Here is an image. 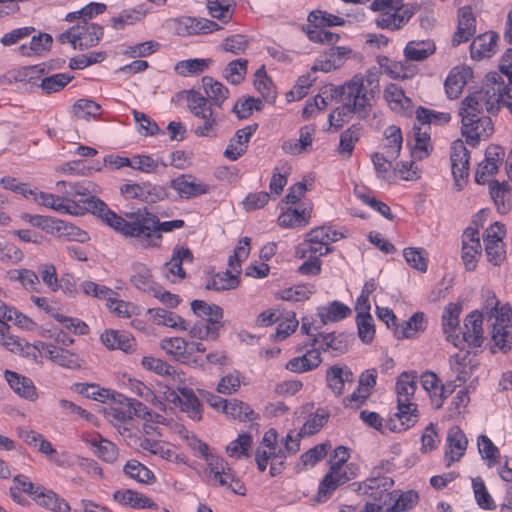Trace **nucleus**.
Segmentation results:
<instances>
[{"mask_svg":"<svg viewBox=\"0 0 512 512\" xmlns=\"http://www.w3.org/2000/svg\"><path fill=\"white\" fill-rule=\"evenodd\" d=\"M353 373L347 365L335 364L326 371L327 386L336 395H341L346 384L353 383Z\"/></svg>","mask_w":512,"mask_h":512,"instance_id":"39","label":"nucleus"},{"mask_svg":"<svg viewBox=\"0 0 512 512\" xmlns=\"http://www.w3.org/2000/svg\"><path fill=\"white\" fill-rule=\"evenodd\" d=\"M419 419L416 403H397V412L388 418L389 432L400 433L413 427Z\"/></svg>","mask_w":512,"mask_h":512,"instance_id":"26","label":"nucleus"},{"mask_svg":"<svg viewBox=\"0 0 512 512\" xmlns=\"http://www.w3.org/2000/svg\"><path fill=\"white\" fill-rule=\"evenodd\" d=\"M420 6L416 3H406L398 9L384 12L375 19L378 28L397 31L403 28L409 20L417 13Z\"/></svg>","mask_w":512,"mask_h":512,"instance_id":"20","label":"nucleus"},{"mask_svg":"<svg viewBox=\"0 0 512 512\" xmlns=\"http://www.w3.org/2000/svg\"><path fill=\"white\" fill-rule=\"evenodd\" d=\"M123 472L128 478L145 485H152L157 480L152 470L135 459L126 462Z\"/></svg>","mask_w":512,"mask_h":512,"instance_id":"50","label":"nucleus"},{"mask_svg":"<svg viewBox=\"0 0 512 512\" xmlns=\"http://www.w3.org/2000/svg\"><path fill=\"white\" fill-rule=\"evenodd\" d=\"M258 124L254 123L236 131L234 137L230 140L224 156L231 161L237 160L247 150V144L251 136L257 131Z\"/></svg>","mask_w":512,"mask_h":512,"instance_id":"33","label":"nucleus"},{"mask_svg":"<svg viewBox=\"0 0 512 512\" xmlns=\"http://www.w3.org/2000/svg\"><path fill=\"white\" fill-rule=\"evenodd\" d=\"M34 501L41 507L52 512H70L69 503L52 490L41 487L39 493L34 497Z\"/></svg>","mask_w":512,"mask_h":512,"instance_id":"48","label":"nucleus"},{"mask_svg":"<svg viewBox=\"0 0 512 512\" xmlns=\"http://www.w3.org/2000/svg\"><path fill=\"white\" fill-rule=\"evenodd\" d=\"M482 254L479 231L467 227L462 235L461 259L466 271H474Z\"/></svg>","mask_w":512,"mask_h":512,"instance_id":"21","label":"nucleus"},{"mask_svg":"<svg viewBox=\"0 0 512 512\" xmlns=\"http://www.w3.org/2000/svg\"><path fill=\"white\" fill-rule=\"evenodd\" d=\"M53 38L48 33H39L31 38L29 45L23 44L18 50L23 56L41 55L50 50Z\"/></svg>","mask_w":512,"mask_h":512,"instance_id":"59","label":"nucleus"},{"mask_svg":"<svg viewBox=\"0 0 512 512\" xmlns=\"http://www.w3.org/2000/svg\"><path fill=\"white\" fill-rule=\"evenodd\" d=\"M35 203L59 214L83 215L90 212L101 217L111 228L125 237L136 238L145 248L159 247L162 234L182 229L184 220L161 222L146 209L128 214V220L111 211L106 203L87 194H30Z\"/></svg>","mask_w":512,"mask_h":512,"instance_id":"1","label":"nucleus"},{"mask_svg":"<svg viewBox=\"0 0 512 512\" xmlns=\"http://www.w3.org/2000/svg\"><path fill=\"white\" fill-rule=\"evenodd\" d=\"M379 91L380 76L376 69H369L364 75H355L350 81L336 87L334 94L340 97L341 105L329 114L330 127L337 131L354 116L359 120L366 119Z\"/></svg>","mask_w":512,"mask_h":512,"instance_id":"2","label":"nucleus"},{"mask_svg":"<svg viewBox=\"0 0 512 512\" xmlns=\"http://www.w3.org/2000/svg\"><path fill=\"white\" fill-rule=\"evenodd\" d=\"M193 259V253L189 248L183 246L174 247L170 260L165 263L163 268L165 278L171 283L183 281L186 278L183 264H191Z\"/></svg>","mask_w":512,"mask_h":512,"instance_id":"22","label":"nucleus"},{"mask_svg":"<svg viewBox=\"0 0 512 512\" xmlns=\"http://www.w3.org/2000/svg\"><path fill=\"white\" fill-rule=\"evenodd\" d=\"M131 283L137 289L148 293H153L157 288L153 281L150 269L142 263H137L133 266Z\"/></svg>","mask_w":512,"mask_h":512,"instance_id":"61","label":"nucleus"},{"mask_svg":"<svg viewBox=\"0 0 512 512\" xmlns=\"http://www.w3.org/2000/svg\"><path fill=\"white\" fill-rule=\"evenodd\" d=\"M351 313L352 310L348 305L334 300L327 305L318 307L316 316L320 319V323L325 325L329 322H338L346 319Z\"/></svg>","mask_w":512,"mask_h":512,"instance_id":"45","label":"nucleus"},{"mask_svg":"<svg viewBox=\"0 0 512 512\" xmlns=\"http://www.w3.org/2000/svg\"><path fill=\"white\" fill-rule=\"evenodd\" d=\"M346 468L329 467V471L319 483L317 498L326 501L341 485L349 481Z\"/></svg>","mask_w":512,"mask_h":512,"instance_id":"31","label":"nucleus"},{"mask_svg":"<svg viewBox=\"0 0 512 512\" xmlns=\"http://www.w3.org/2000/svg\"><path fill=\"white\" fill-rule=\"evenodd\" d=\"M421 385L428 392L433 407L440 408L444 403L445 388L438 376L430 371L423 373Z\"/></svg>","mask_w":512,"mask_h":512,"instance_id":"47","label":"nucleus"},{"mask_svg":"<svg viewBox=\"0 0 512 512\" xmlns=\"http://www.w3.org/2000/svg\"><path fill=\"white\" fill-rule=\"evenodd\" d=\"M82 440L91 447L93 453L101 460L113 463L118 458V448L108 439L103 438L99 433H84Z\"/></svg>","mask_w":512,"mask_h":512,"instance_id":"29","label":"nucleus"},{"mask_svg":"<svg viewBox=\"0 0 512 512\" xmlns=\"http://www.w3.org/2000/svg\"><path fill=\"white\" fill-rule=\"evenodd\" d=\"M343 233L330 226H321L312 229L306 234L305 240L296 247L298 258L315 256L321 258L331 252V244L342 239Z\"/></svg>","mask_w":512,"mask_h":512,"instance_id":"12","label":"nucleus"},{"mask_svg":"<svg viewBox=\"0 0 512 512\" xmlns=\"http://www.w3.org/2000/svg\"><path fill=\"white\" fill-rule=\"evenodd\" d=\"M174 31L178 36L209 34L221 29L216 22L206 18L181 17L174 20Z\"/></svg>","mask_w":512,"mask_h":512,"instance_id":"23","label":"nucleus"},{"mask_svg":"<svg viewBox=\"0 0 512 512\" xmlns=\"http://www.w3.org/2000/svg\"><path fill=\"white\" fill-rule=\"evenodd\" d=\"M353 485H357V494L366 498L361 512H387L394 492V480L391 477H373Z\"/></svg>","mask_w":512,"mask_h":512,"instance_id":"9","label":"nucleus"},{"mask_svg":"<svg viewBox=\"0 0 512 512\" xmlns=\"http://www.w3.org/2000/svg\"><path fill=\"white\" fill-rule=\"evenodd\" d=\"M4 377L10 388L19 397L31 402L38 399L37 388L29 377L23 376L11 370H6L4 372Z\"/></svg>","mask_w":512,"mask_h":512,"instance_id":"32","label":"nucleus"},{"mask_svg":"<svg viewBox=\"0 0 512 512\" xmlns=\"http://www.w3.org/2000/svg\"><path fill=\"white\" fill-rule=\"evenodd\" d=\"M476 34V17L470 5L463 6L457 12V28L452 36V45L459 46L471 40Z\"/></svg>","mask_w":512,"mask_h":512,"instance_id":"27","label":"nucleus"},{"mask_svg":"<svg viewBox=\"0 0 512 512\" xmlns=\"http://www.w3.org/2000/svg\"><path fill=\"white\" fill-rule=\"evenodd\" d=\"M453 365L450 363V395H453L450 404V418L461 416L466 412L467 406L470 402V391L474 389L472 382L468 381L471 377L463 382L457 379V372H453Z\"/></svg>","mask_w":512,"mask_h":512,"instance_id":"19","label":"nucleus"},{"mask_svg":"<svg viewBox=\"0 0 512 512\" xmlns=\"http://www.w3.org/2000/svg\"><path fill=\"white\" fill-rule=\"evenodd\" d=\"M0 346L11 353L28 354L30 344L18 336L10 333V326L0 319Z\"/></svg>","mask_w":512,"mask_h":512,"instance_id":"46","label":"nucleus"},{"mask_svg":"<svg viewBox=\"0 0 512 512\" xmlns=\"http://www.w3.org/2000/svg\"><path fill=\"white\" fill-rule=\"evenodd\" d=\"M305 194H286L281 200L278 225L282 228L305 227L310 223L313 204Z\"/></svg>","mask_w":512,"mask_h":512,"instance_id":"11","label":"nucleus"},{"mask_svg":"<svg viewBox=\"0 0 512 512\" xmlns=\"http://www.w3.org/2000/svg\"><path fill=\"white\" fill-rule=\"evenodd\" d=\"M415 116V122L412 128L415 142L412 148V156L421 160L430 153L431 125H445L448 123V115L423 106H418L415 110Z\"/></svg>","mask_w":512,"mask_h":512,"instance_id":"8","label":"nucleus"},{"mask_svg":"<svg viewBox=\"0 0 512 512\" xmlns=\"http://www.w3.org/2000/svg\"><path fill=\"white\" fill-rule=\"evenodd\" d=\"M313 345L320 352H331L333 355L343 354L348 348L345 335L336 333H319L313 338Z\"/></svg>","mask_w":512,"mask_h":512,"instance_id":"43","label":"nucleus"},{"mask_svg":"<svg viewBox=\"0 0 512 512\" xmlns=\"http://www.w3.org/2000/svg\"><path fill=\"white\" fill-rule=\"evenodd\" d=\"M329 449L330 445L327 443L317 444L300 456L296 463V469L298 471H302L308 467H314L318 462L325 458Z\"/></svg>","mask_w":512,"mask_h":512,"instance_id":"64","label":"nucleus"},{"mask_svg":"<svg viewBox=\"0 0 512 512\" xmlns=\"http://www.w3.org/2000/svg\"><path fill=\"white\" fill-rule=\"evenodd\" d=\"M497 170L498 168L494 162L482 161L477 167L475 181L478 184L487 183L489 185V192H509L511 188L506 181L499 182L491 178Z\"/></svg>","mask_w":512,"mask_h":512,"instance_id":"42","label":"nucleus"},{"mask_svg":"<svg viewBox=\"0 0 512 512\" xmlns=\"http://www.w3.org/2000/svg\"><path fill=\"white\" fill-rule=\"evenodd\" d=\"M384 98L389 107L398 114L411 116L413 114V103L410 98L405 96L401 87L390 83L384 89Z\"/></svg>","mask_w":512,"mask_h":512,"instance_id":"34","label":"nucleus"},{"mask_svg":"<svg viewBox=\"0 0 512 512\" xmlns=\"http://www.w3.org/2000/svg\"><path fill=\"white\" fill-rule=\"evenodd\" d=\"M419 502V494L415 490H408L398 493L393 492V500H391L387 512H407L412 510Z\"/></svg>","mask_w":512,"mask_h":512,"instance_id":"56","label":"nucleus"},{"mask_svg":"<svg viewBox=\"0 0 512 512\" xmlns=\"http://www.w3.org/2000/svg\"><path fill=\"white\" fill-rule=\"evenodd\" d=\"M140 446L143 450L169 462H177L179 459L175 447L170 443L144 438L141 440Z\"/></svg>","mask_w":512,"mask_h":512,"instance_id":"53","label":"nucleus"},{"mask_svg":"<svg viewBox=\"0 0 512 512\" xmlns=\"http://www.w3.org/2000/svg\"><path fill=\"white\" fill-rule=\"evenodd\" d=\"M104 36L103 26L91 21H77V24L58 36L61 44L69 43L75 50H86L99 44Z\"/></svg>","mask_w":512,"mask_h":512,"instance_id":"13","label":"nucleus"},{"mask_svg":"<svg viewBox=\"0 0 512 512\" xmlns=\"http://www.w3.org/2000/svg\"><path fill=\"white\" fill-rule=\"evenodd\" d=\"M209 460L211 461L208 469L209 477L214 485L224 487L237 495L244 496L246 494L244 483L224 458Z\"/></svg>","mask_w":512,"mask_h":512,"instance_id":"15","label":"nucleus"},{"mask_svg":"<svg viewBox=\"0 0 512 512\" xmlns=\"http://www.w3.org/2000/svg\"><path fill=\"white\" fill-rule=\"evenodd\" d=\"M178 390L180 395L175 390L167 388L164 392L166 400L180 407V410L186 413L192 420H201L203 406L193 390L186 387H178Z\"/></svg>","mask_w":512,"mask_h":512,"instance_id":"17","label":"nucleus"},{"mask_svg":"<svg viewBox=\"0 0 512 512\" xmlns=\"http://www.w3.org/2000/svg\"><path fill=\"white\" fill-rule=\"evenodd\" d=\"M418 375L415 371H404L396 379L397 403H414Z\"/></svg>","mask_w":512,"mask_h":512,"instance_id":"44","label":"nucleus"},{"mask_svg":"<svg viewBox=\"0 0 512 512\" xmlns=\"http://www.w3.org/2000/svg\"><path fill=\"white\" fill-rule=\"evenodd\" d=\"M202 86L207 96L206 98L217 107H221L223 102L228 98V88L210 76H204L202 78Z\"/></svg>","mask_w":512,"mask_h":512,"instance_id":"55","label":"nucleus"},{"mask_svg":"<svg viewBox=\"0 0 512 512\" xmlns=\"http://www.w3.org/2000/svg\"><path fill=\"white\" fill-rule=\"evenodd\" d=\"M148 313L150 314L151 318L153 319V322L156 325H162L181 331H185L188 329V324L186 320L172 311L162 308H155L149 309Z\"/></svg>","mask_w":512,"mask_h":512,"instance_id":"51","label":"nucleus"},{"mask_svg":"<svg viewBox=\"0 0 512 512\" xmlns=\"http://www.w3.org/2000/svg\"><path fill=\"white\" fill-rule=\"evenodd\" d=\"M473 77V70L466 65L456 66L450 70V99L458 98L468 80Z\"/></svg>","mask_w":512,"mask_h":512,"instance_id":"54","label":"nucleus"},{"mask_svg":"<svg viewBox=\"0 0 512 512\" xmlns=\"http://www.w3.org/2000/svg\"><path fill=\"white\" fill-rule=\"evenodd\" d=\"M111 400L112 403L106 408L105 413L114 425L125 423L131 420L134 415L138 417L136 404H141V402L131 400L118 393Z\"/></svg>","mask_w":512,"mask_h":512,"instance_id":"24","label":"nucleus"},{"mask_svg":"<svg viewBox=\"0 0 512 512\" xmlns=\"http://www.w3.org/2000/svg\"><path fill=\"white\" fill-rule=\"evenodd\" d=\"M403 257L410 268L426 273L429 264L428 252L422 247H406L403 249Z\"/></svg>","mask_w":512,"mask_h":512,"instance_id":"58","label":"nucleus"},{"mask_svg":"<svg viewBox=\"0 0 512 512\" xmlns=\"http://www.w3.org/2000/svg\"><path fill=\"white\" fill-rule=\"evenodd\" d=\"M451 169L455 179L456 187L463 189L462 182L468 177L469 170V151L460 139L455 140L450 153Z\"/></svg>","mask_w":512,"mask_h":512,"instance_id":"25","label":"nucleus"},{"mask_svg":"<svg viewBox=\"0 0 512 512\" xmlns=\"http://www.w3.org/2000/svg\"><path fill=\"white\" fill-rule=\"evenodd\" d=\"M212 59H186L176 63L174 70L175 72L183 77L197 76L204 73L210 67Z\"/></svg>","mask_w":512,"mask_h":512,"instance_id":"57","label":"nucleus"},{"mask_svg":"<svg viewBox=\"0 0 512 512\" xmlns=\"http://www.w3.org/2000/svg\"><path fill=\"white\" fill-rule=\"evenodd\" d=\"M321 362V352L312 342L310 348H307L303 355L290 359L285 367L294 373H304L316 369Z\"/></svg>","mask_w":512,"mask_h":512,"instance_id":"35","label":"nucleus"},{"mask_svg":"<svg viewBox=\"0 0 512 512\" xmlns=\"http://www.w3.org/2000/svg\"><path fill=\"white\" fill-rule=\"evenodd\" d=\"M427 328V320L423 312H415L408 320L395 326L394 336L401 339H415Z\"/></svg>","mask_w":512,"mask_h":512,"instance_id":"38","label":"nucleus"},{"mask_svg":"<svg viewBox=\"0 0 512 512\" xmlns=\"http://www.w3.org/2000/svg\"><path fill=\"white\" fill-rule=\"evenodd\" d=\"M499 35L494 31H488L475 37L470 44V56L473 60L480 61L491 58L496 53Z\"/></svg>","mask_w":512,"mask_h":512,"instance_id":"30","label":"nucleus"},{"mask_svg":"<svg viewBox=\"0 0 512 512\" xmlns=\"http://www.w3.org/2000/svg\"><path fill=\"white\" fill-rule=\"evenodd\" d=\"M506 235V230L503 224L495 222L490 225L484 236L485 252L487 260L495 265H500L505 259V249L503 238Z\"/></svg>","mask_w":512,"mask_h":512,"instance_id":"18","label":"nucleus"},{"mask_svg":"<svg viewBox=\"0 0 512 512\" xmlns=\"http://www.w3.org/2000/svg\"><path fill=\"white\" fill-rule=\"evenodd\" d=\"M186 93L187 107L191 114L200 120L214 115L212 110L213 104L200 92L189 90Z\"/></svg>","mask_w":512,"mask_h":512,"instance_id":"52","label":"nucleus"},{"mask_svg":"<svg viewBox=\"0 0 512 512\" xmlns=\"http://www.w3.org/2000/svg\"><path fill=\"white\" fill-rule=\"evenodd\" d=\"M329 416V412L326 409H317L315 413L311 414L306 419L298 433L293 435V438L299 439L300 442L301 438L309 437L318 433L327 423Z\"/></svg>","mask_w":512,"mask_h":512,"instance_id":"49","label":"nucleus"},{"mask_svg":"<svg viewBox=\"0 0 512 512\" xmlns=\"http://www.w3.org/2000/svg\"><path fill=\"white\" fill-rule=\"evenodd\" d=\"M499 70L501 74L497 72H490L486 75L485 82L483 85L491 84V76L495 77V83L499 86H503L499 91V96L506 102V107L512 113V48H509L502 55L499 63Z\"/></svg>","mask_w":512,"mask_h":512,"instance_id":"16","label":"nucleus"},{"mask_svg":"<svg viewBox=\"0 0 512 512\" xmlns=\"http://www.w3.org/2000/svg\"><path fill=\"white\" fill-rule=\"evenodd\" d=\"M148 10L144 5H138L133 9L123 10L119 16L111 18V26L116 30H122L127 25L140 22L146 16Z\"/></svg>","mask_w":512,"mask_h":512,"instance_id":"60","label":"nucleus"},{"mask_svg":"<svg viewBox=\"0 0 512 512\" xmlns=\"http://www.w3.org/2000/svg\"><path fill=\"white\" fill-rule=\"evenodd\" d=\"M490 78L491 84L483 85L479 91L465 97L458 109L462 135L471 146H476L481 139H486L493 133L492 120L483 115V110L496 114L502 106L506 107V102L497 94L503 86L495 83L494 76Z\"/></svg>","mask_w":512,"mask_h":512,"instance_id":"3","label":"nucleus"},{"mask_svg":"<svg viewBox=\"0 0 512 512\" xmlns=\"http://www.w3.org/2000/svg\"><path fill=\"white\" fill-rule=\"evenodd\" d=\"M113 499L124 507L133 509H156L157 504L144 494L132 489H119L113 493Z\"/></svg>","mask_w":512,"mask_h":512,"instance_id":"37","label":"nucleus"},{"mask_svg":"<svg viewBox=\"0 0 512 512\" xmlns=\"http://www.w3.org/2000/svg\"><path fill=\"white\" fill-rule=\"evenodd\" d=\"M482 308L491 323L492 352H496L495 348L507 352L512 344L511 306L508 303L501 304L493 292L487 291Z\"/></svg>","mask_w":512,"mask_h":512,"instance_id":"6","label":"nucleus"},{"mask_svg":"<svg viewBox=\"0 0 512 512\" xmlns=\"http://www.w3.org/2000/svg\"><path fill=\"white\" fill-rule=\"evenodd\" d=\"M100 340L110 350L118 349L130 353L135 349V339L125 331L105 330L101 334Z\"/></svg>","mask_w":512,"mask_h":512,"instance_id":"41","label":"nucleus"},{"mask_svg":"<svg viewBox=\"0 0 512 512\" xmlns=\"http://www.w3.org/2000/svg\"><path fill=\"white\" fill-rule=\"evenodd\" d=\"M141 364L146 370L153 371L160 376L168 377L179 384L185 383V374L160 358L144 356L141 360Z\"/></svg>","mask_w":512,"mask_h":512,"instance_id":"40","label":"nucleus"},{"mask_svg":"<svg viewBox=\"0 0 512 512\" xmlns=\"http://www.w3.org/2000/svg\"><path fill=\"white\" fill-rule=\"evenodd\" d=\"M405 58L402 61H392L386 56H378L377 63L383 73L395 80H406L415 77L419 73L416 64Z\"/></svg>","mask_w":512,"mask_h":512,"instance_id":"28","label":"nucleus"},{"mask_svg":"<svg viewBox=\"0 0 512 512\" xmlns=\"http://www.w3.org/2000/svg\"><path fill=\"white\" fill-rule=\"evenodd\" d=\"M36 348L45 353V355L53 362L60 366L74 369L80 367V359L77 354L63 348L56 347L52 344L39 342Z\"/></svg>","mask_w":512,"mask_h":512,"instance_id":"36","label":"nucleus"},{"mask_svg":"<svg viewBox=\"0 0 512 512\" xmlns=\"http://www.w3.org/2000/svg\"><path fill=\"white\" fill-rule=\"evenodd\" d=\"M435 52V45L429 41H409L404 48L408 60L423 61Z\"/></svg>","mask_w":512,"mask_h":512,"instance_id":"62","label":"nucleus"},{"mask_svg":"<svg viewBox=\"0 0 512 512\" xmlns=\"http://www.w3.org/2000/svg\"><path fill=\"white\" fill-rule=\"evenodd\" d=\"M207 9L212 18L226 24L233 17L235 3L232 0H207Z\"/></svg>","mask_w":512,"mask_h":512,"instance_id":"63","label":"nucleus"},{"mask_svg":"<svg viewBox=\"0 0 512 512\" xmlns=\"http://www.w3.org/2000/svg\"><path fill=\"white\" fill-rule=\"evenodd\" d=\"M456 322L450 315V342L459 352L450 350V363L453 372H457L460 383L467 381L473 374L476 364L471 357L470 349L481 347L484 342L483 314L474 310L464 319L463 326L458 330L452 326Z\"/></svg>","mask_w":512,"mask_h":512,"instance_id":"4","label":"nucleus"},{"mask_svg":"<svg viewBox=\"0 0 512 512\" xmlns=\"http://www.w3.org/2000/svg\"><path fill=\"white\" fill-rule=\"evenodd\" d=\"M161 348L175 361L191 367L204 365L201 356L194 355L206 352V346L201 342H188L182 337H167L161 340Z\"/></svg>","mask_w":512,"mask_h":512,"instance_id":"14","label":"nucleus"},{"mask_svg":"<svg viewBox=\"0 0 512 512\" xmlns=\"http://www.w3.org/2000/svg\"><path fill=\"white\" fill-rule=\"evenodd\" d=\"M251 239L244 237L237 243L234 253L229 257L228 265L230 270L221 271L211 276L206 283L208 290L225 291L236 289L239 286V275L241 264L250 254Z\"/></svg>","mask_w":512,"mask_h":512,"instance_id":"10","label":"nucleus"},{"mask_svg":"<svg viewBox=\"0 0 512 512\" xmlns=\"http://www.w3.org/2000/svg\"><path fill=\"white\" fill-rule=\"evenodd\" d=\"M191 309L200 320L189 328L190 337L197 340L216 341L224 326L223 309L216 304H208L203 300H193Z\"/></svg>","mask_w":512,"mask_h":512,"instance_id":"7","label":"nucleus"},{"mask_svg":"<svg viewBox=\"0 0 512 512\" xmlns=\"http://www.w3.org/2000/svg\"><path fill=\"white\" fill-rule=\"evenodd\" d=\"M278 442V433L274 428L267 430L255 453V461L259 471L264 472L270 464L269 474L275 477L281 474L285 468V461L288 455L296 454L300 450L299 439L293 438L290 432Z\"/></svg>","mask_w":512,"mask_h":512,"instance_id":"5","label":"nucleus"}]
</instances>
